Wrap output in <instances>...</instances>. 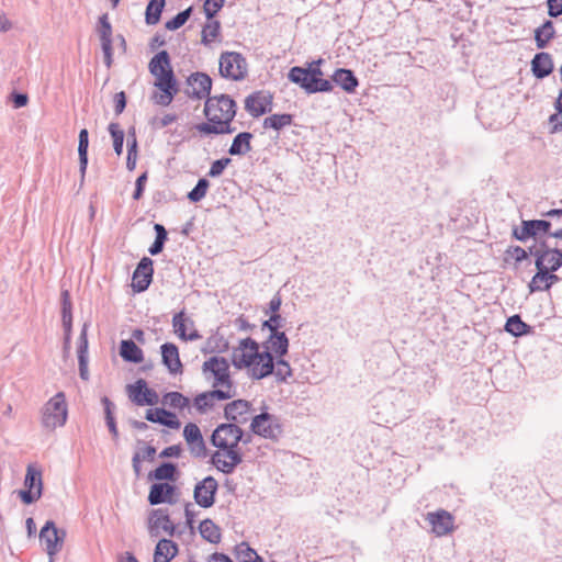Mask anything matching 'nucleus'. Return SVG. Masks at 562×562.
<instances>
[{
    "label": "nucleus",
    "mask_w": 562,
    "mask_h": 562,
    "mask_svg": "<svg viewBox=\"0 0 562 562\" xmlns=\"http://www.w3.org/2000/svg\"><path fill=\"white\" fill-rule=\"evenodd\" d=\"M274 357H284L276 352L268 342L259 344L247 337L238 341L232 351V363L235 369L243 371L252 380H261L271 375L274 371Z\"/></svg>",
    "instance_id": "f257e3e1"
},
{
    "label": "nucleus",
    "mask_w": 562,
    "mask_h": 562,
    "mask_svg": "<svg viewBox=\"0 0 562 562\" xmlns=\"http://www.w3.org/2000/svg\"><path fill=\"white\" fill-rule=\"evenodd\" d=\"M203 113L206 122L199 123L194 130L201 135H221L235 132L232 123L236 115L235 101L226 95H214L205 101Z\"/></svg>",
    "instance_id": "f03ea898"
},
{
    "label": "nucleus",
    "mask_w": 562,
    "mask_h": 562,
    "mask_svg": "<svg viewBox=\"0 0 562 562\" xmlns=\"http://www.w3.org/2000/svg\"><path fill=\"white\" fill-rule=\"evenodd\" d=\"M150 74L154 76V92L151 100L154 103L162 106L169 105L178 92L177 80L170 65L169 55L166 50L156 54L148 65Z\"/></svg>",
    "instance_id": "7ed1b4c3"
},
{
    "label": "nucleus",
    "mask_w": 562,
    "mask_h": 562,
    "mask_svg": "<svg viewBox=\"0 0 562 562\" xmlns=\"http://www.w3.org/2000/svg\"><path fill=\"white\" fill-rule=\"evenodd\" d=\"M323 59H317L308 63L306 67H292L288 78L307 93L330 92L334 87L330 80L324 78V72L321 69Z\"/></svg>",
    "instance_id": "20e7f679"
},
{
    "label": "nucleus",
    "mask_w": 562,
    "mask_h": 562,
    "mask_svg": "<svg viewBox=\"0 0 562 562\" xmlns=\"http://www.w3.org/2000/svg\"><path fill=\"white\" fill-rule=\"evenodd\" d=\"M205 378L211 382L215 394L222 398H232L236 394L235 386L229 372L228 361L214 356L204 361L202 367Z\"/></svg>",
    "instance_id": "39448f33"
},
{
    "label": "nucleus",
    "mask_w": 562,
    "mask_h": 562,
    "mask_svg": "<svg viewBox=\"0 0 562 562\" xmlns=\"http://www.w3.org/2000/svg\"><path fill=\"white\" fill-rule=\"evenodd\" d=\"M282 304V299L280 294H276L269 302L268 310L266 314H269V318L263 322V328H268L270 330V335L268 337L269 346L279 355H286L289 349V339L283 331H279V327H281L282 318L279 314L280 307Z\"/></svg>",
    "instance_id": "423d86ee"
},
{
    "label": "nucleus",
    "mask_w": 562,
    "mask_h": 562,
    "mask_svg": "<svg viewBox=\"0 0 562 562\" xmlns=\"http://www.w3.org/2000/svg\"><path fill=\"white\" fill-rule=\"evenodd\" d=\"M68 417V405L64 392L49 398L42 408L41 422L44 428L55 430L63 427Z\"/></svg>",
    "instance_id": "0eeeda50"
},
{
    "label": "nucleus",
    "mask_w": 562,
    "mask_h": 562,
    "mask_svg": "<svg viewBox=\"0 0 562 562\" xmlns=\"http://www.w3.org/2000/svg\"><path fill=\"white\" fill-rule=\"evenodd\" d=\"M220 74L229 80H243L248 74L246 58L237 52H225L220 56Z\"/></svg>",
    "instance_id": "6e6552de"
},
{
    "label": "nucleus",
    "mask_w": 562,
    "mask_h": 562,
    "mask_svg": "<svg viewBox=\"0 0 562 562\" xmlns=\"http://www.w3.org/2000/svg\"><path fill=\"white\" fill-rule=\"evenodd\" d=\"M24 490H20L18 495L21 501L25 504H32L38 501L42 496L43 482L42 472L36 467L30 464L26 469Z\"/></svg>",
    "instance_id": "1a4fd4ad"
},
{
    "label": "nucleus",
    "mask_w": 562,
    "mask_h": 562,
    "mask_svg": "<svg viewBox=\"0 0 562 562\" xmlns=\"http://www.w3.org/2000/svg\"><path fill=\"white\" fill-rule=\"evenodd\" d=\"M241 429L234 424L220 425L212 435V443L217 449H240Z\"/></svg>",
    "instance_id": "9d476101"
},
{
    "label": "nucleus",
    "mask_w": 562,
    "mask_h": 562,
    "mask_svg": "<svg viewBox=\"0 0 562 562\" xmlns=\"http://www.w3.org/2000/svg\"><path fill=\"white\" fill-rule=\"evenodd\" d=\"M65 538L66 531L57 529L53 521H47L41 529L40 539L49 557V562H54V557L61 550Z\"/></svg>",
    "instance_id": "9b49d317"
},
{
    "label": "nucleus",
    "mask_w": 562,
    "mask_h": 562,
    "mask_svg": "<svg viewBox=\"0 0 562 562\" xmlns=\"http://www.w3.org/2000/svg\"><path fill=\"white\" fill-rule=\"evenodd\" d=\"M126 393L132 403L137 406H154L158 404V393L150 389L147 382L138 379L135 383L126 386Z\"/></svg>",
    "instance_id": "f8f14e48"
},
{
    "label": "nucleus",
    "mask_w": 562,
    "mask_h": 562,
    "mask_svg": "<svg viewBox=\"0 0 562 562\" xmlns=\"http://www.w3.org/2000/svg\"><path fill=\"white\" fill-rule=\"evenodd\" d=\"M240 449H217L212 456L213 465L223 473H232L241 462Z\"/></svg>",
    "instance_id": "ddd939ff"
},
{
    "label": "nucleus",
    "mask_w": 562,
    "mask_h": 562,
    "mask_svg": "<svg viewBox=\"0 0 562 562\" xmlns=\"http://www.w3.org/2000/svg\"><path fill=\"white\" fill-rule=\"evenodd\" d=\"M273 97L266 91H256L245 100L246 111L254 117L271 111Z\"/></svg>",
    "instance_id": "4468645a"
},
{
    "label": "nucleus",
    "mask_w": 562,
    "mask_h": 562,
    "mask_svg": "<svg viewBox=\"0 0 562 562\" xmlns=\"http://www.w3.org/2000/svg\"><path fill=\"white\" fill-rule=\"evenodd\" d=\"M426 519L431 526V531L438 537L450 533L454 528L453 516L443 509L428 513Z\"/></svg>",
    "instance_id": "2eb2a0df"
},
{
    "label": "nucleus",
    "mask_w": 562,
    "mask_h": 562,
    "mask_svg": "<svg viewBox=\"0 0 562 562\" xmlns=\"http://www.w3.org/2000/svg\"><path fill=\"white\" fill-rule=\"evenodd\" d=\"M216 491V480L212 476H207L196 484L194 488V499L202 507H211L214 504Z\"/></svg>",
    "instance_id": "dca6fc26"
},
{
    "label": "nucleus",
    "mask_w": 562,
    "mask_h": 562,
    "mask_svg": "<svg viewBox=\"0 0 562 562\" xmlns=\"http://www.w3.org/2000/svg\"><path fill=\"white\" fill-rule=\"evenodd\" d=\"M153 261L148 257H144L137 268L135 269L132 278V286L136 292L145 291L153 279Z\"/></svg>",
    "instance_id": "f3484780"
},
{
    "label": "nucleus",
    "mask_w": 562,
    "mask_h": 562,
    "mask_svg": "<svg viewBox=\"0 0 562 562\" xmlns=\"http://www.w3.org/2000/svg\"><path fill=\"white\" fill-rule=\"evenodd\" d=\"M148 530L154 536H158L161 532L172 535L175 526L165 510L154 509L148 518Z\"/></svg>",
    "instance_id": "a211bd4d"
},
{
    "label": "nucleus",
    "mask_w": 562,
    "mask_h": 562,
    "mask_svg": "<svg viewBox=\"0 0 562 562\" xmlns=\"http://www.w3.org/2000/svg\"><path fill=\"white\" fill-rule=\"evenodd\" d=\"M172 326L175 334L182 340H194L200 337L193 322L183 312L173 316Z\"/></svg>",
    "instance_id": "6ab92c4d"
},
{
    "label": "nucleus",
    "mask_w": 562,
    "mask_h": 562,
    "mask_svg": "<svg viewBox=\"0 0 562 562\" xmlns=\"http://www.w3.org/2000/svg\"><path fill=\"white\" fill-rule=\"evenodd\" d=\"M551 227L550 222L542 220L524 221L519 229L514 231V236L519 240H526L529 237H535L539 234L549 233Z\"/></svg>",
    "instance_id": "aec40b11"
},
{
    "label": "nucleus",
    "mask_w": 562,
    "mask_h": 562,
    "mask_svg": "<svg viewBox=\"0 0 562 562\" xmlns=\"http://www.w3.org/2000/svg\"><path fill=\"white\" fill-rule=\"evenodd\" d=\"M251 429L255 434L266 438H274L279 434V426L274 423L272 416L267 413L252 418Z\"/></svg>",
    "instance_id": "412c9836"
},
{
    "label": "nucleus",
    "mask_w": 562,
    "mask_h": 562,
    "mask_svg": "<svg viewBox=\"0 0 562 562\" xmlns=\"http://www.w3.org/2000/svg\"><path fill=\"white\" fill-rule=\"evenodd\" d=\"M225 416L237 424H246L251 416L250 404L244 400L233 401L226 405Z\"/></svg>",
    "instance_id": "4be33fe9"
},
{
    "label": "nucleus",
    "mask_w": 562,
    "mask_h": 562,
    "mask_svg": "<svg viewBox=\"0 0 562 562\" xmlns=\"http://www.w3.org/2000/svg\"><path fill=\"white\" fill-rule=\"evenodd\" d=\"M176 493V487L169 483H156L151 485L148 502L151 505H157L161 503H173V496Z\"/></svg>",
    "instance_id": "5701e85b"
},
{
    "label": "nucleus",
    "mask_w": 562,
    "mask_h": 562,
    "mask_svg": "<svg viewBox=\"0 0 562 562\" xmlns=\"http://www.w3.org/2000/svg\"><path fill=\"white\" fill-rule=\"evenodd\" d=\"M562 267V251L550 249L538 256L536 260L537 270L554 272Z\"/></svg>",
    "instance_id": "b1692460"
},
{
    "label": "nucleus",
    "mask_w": 562,
    "mask_h": 562,
    "mask_svg": "<svg viewBox=\"0 0 562 562\" xmlns=\"http://www.w3.org/2000/svg\"><path fill=\"white\" fill-rule=\"evenodd\" d=\"M145 418L148 422L159 423V424L167 426L171 429H179L181 426V423L179 422L176 414H173L169 411H166L164 408L147 409Z\"/></svg>",
    "instance_id": "393cba45"
},
{
    "label": "nucleus",
    "mask_w": 562,
    "mask_h": 562,
    "mask_svg": "<svg viewBox=\"0 0 562 562\" xmlns=\"http://www.w3.org/2000/svg\"><path fill=\"white\" fill-rule=\"evenodd\" d=\"M161 357L164 364L171 373L177 374L182 372V363L179 357V350L175 344H164L161 346Z\"/></svg>",
    "instance_id": "a878e982"
},
{
    "label": "nucleus",
    "mask_w": 562,
    "mask_h": 562,
    "mask_svg": "<svg viewBox=\"0 0 562 562\" xmlns=\"http://www.w3.org/2000/svg\"><path fill=\"white\" fill-rule=\"evenodd\" d=\"M183 437L194 453L198 456L204 454V440L200 428L195 424L189 423L184 426Z\"/></svg>",
    "instance_id": "bb28decb"
},
{
    "label": "nucleus",
    "mask_w": 562,
    "mask_h": 562,
    "mask_svg": "<svg viewBox=\"0 0 562 562\" xmlns=\"http://www.w3.org/2000/svg\"><path fill=\"white\" fill-rule=\"evenodd\" d=\"M191 87V93L196 98L205 97L210 93L212 80L206 74L195 72L188 80Z\"/></svg>",
    "instance_id": "cd10ccee"
},
{
    "label": "nucleus",
    "mask_w": 562,
    "mask_h": 562,
    "mask_svg": "<svg viewBox=\"0 0 562 562\" xmlns=\"http://www.w3.org/2000/svg\"><path fill=\"white\" fill-rule=\"evenodd\" d=\"M333 81L348 93H353L359 85L358 79L349 69H337L333 75Z\"/></svg>",
    "instance_id": "c85d7f7f"
},
{
    "label": "nucleus",
    "mask_w": 562,
    "mask_h": 562,
    "mask_svg": "<svg viewBox=\"0 0 562 562\" xmlns=\"http://www.w3.org/2000/svg\"><path fill=\"white\" fill-rule=\"evenodd\" d=\"M178 553L177 544L168 539H161L154 553V562H170Z\"/></svg>",
    "instance_id": "c756f323"
},
{
    "label": "nucleus",
    "mask_w": 562,
    "mask_h": 562,
    "mask_svg": "<svg viewBox=\"0 0 562 562\" xmlns=\"http://www.w3.org/2000/svg\"><path fill=\"white\" fill-rule=\"evenodd\" d=\"M532 72L537 78L549 76L553 69L552 59L547 53L537 54L531 61Z\"/></svg>",
    "instance_id": "7c9ffc66"
},
{
    "label": "nucleus",
    "mask_w": 562,
    "mask_h": 562,
    "mask_svg": "<svg viewBox=\"0 0 562 562\" xmlns=\"http://www.w3.org/2000/svg\"><path fill=\"white\" fill-rule=\"evenodd\" d=\"M100 38L102 44V49L108 58V64L111 63V54H112V27L108 20L106 15H103L100 19Z\"/></svg>",
    "instance_id": "2f4dec72"
},
{
    "label": "nucleus",
    "mask_w": 562,
    "mask_h": 562,
    "mask_svg": "<svg viewBox=\"0 0 562 562\" xmlns=\"http://www.w3.org/2000/svg\"><path fill=\"white\" fill-rule=\"evenodd\" d=\"M120 355L124 360L134 363H139L144 359L143 350L131 339L122 340Z\"/></svg>",
    "instance_id": "473e14b6"
},
{
    "label": "nucleus",
    "mask_w": 562,
    "mask_h": 562,
    "mask_svg": "<svg viewBox=\"0 0 562 562\" xmlns=\"http://www.w3.org/2000/svg\"><path fill=\"white\" fill-rule=\"evenodd\" d=\"M252 134L248 132L239 133L233 139L228 153L233 156L245 155L251 149Z\"/></svg>",
    "instance_id": "72a5a7b5"
},
{
    "label": "nucleus",
    "mask_w": 562,
    "mask_h": 562,
    "mask_svg": "<svg viewBox=\"0 0 562 562\" xmlns=\"http://www.w3.org/2000/svg\"><path fill=\"white\" fill-rule=\"evenodd\" d=\"M293 123V115L283 113V114H272L267 116L263 120L262 126L266 130H274L280 131L283 127L290 126Z\"/></svg>",
    "instance_id": "f704fd0d"
},
{
    "label": "nucleus",
    "mask_w": 562,
    "mask_h": 562,
    "mask_svg": "<svg viewBox=\"0 0 562 562\" xmlns=\"http://www.w3.org/2000/svg\"><path fill=\"white\" fill-rule=\"evenodd\" d=\"M199 531L202 538L211 543H218L221 541V529L210 519L201 521Z\"/></svg>",
    "instance_id": "c9c22d12"
},
{
    "label": "nucleus",
    "mask_w": 562,
    "mask_h": 562,
    "mask_svg": "<svg viewBox=\"0 0 562 562\" xmlns=\"http://www.w3.org/2000/svg\"><path fill=\"white\" fill-rule=\"evenodd\" d=\"M226 398H222L218 394H215V390L202 393L194 398V406L200 413H205L210 411L215 401H225Z\"/></svg>",
    "instance_id": "e433bc0d"
},
{
    "label": "nucleus",
    "mask_w": 562,
    "mask_h": 562,
    "mask_svg": "<svg viewBox=\"0 0 562 562\" xmlns=\"http://www.w3.org/2000/svg\"><path fill=\"white\" fill-rule=\"evenodd\" d=\"M221 35V24L218 21L209 19V21L204 24L201 33V42L204 45H210L211 43L218 40Z\"/></svg>",
    "instance_id": "4c0bfd02"
},
{
    "label": "nucleus",
    "mask_w": 562,
    "mask_h": 562,
    "mask_svg": "<svg viewBox=\"0 0 562 562\" xmlns=\"http://www.w3.org/2000/svg\"><path fill=\"white\" fill-rule=\"evenodd\" d=\"M554 26L551 21L544 22L535 31V41L538 48H543L554 36Z\"/></svg>",
    "instance_id": "58836bf2"
},
{
    "label": "nucleus",
    "mask_w": 562,
    "mask_h": 562,
    "mask_svg": "<svg viewBox=\"0 0 562 562\" xmlns=\"http://www.w3.org/2000/svg\"><path fill=\"white\" fill-rule=\"evenodd\" d=\"M235 554L239 562H263L262 558L247 542L237 544Z\"/></svg>",
    "instance_id": "ea45409f"
},
{
    "label": "nucleus",
    "mask_w": 562,
    "mask_h": 562,
    "mask_svg": "<svg viewBox=\"0 0 562 562\" xmlns=\"http://www.w3.org/2000/svg\"><path fill=\"white\" fill-rule=\"evenodd\" d=\"M505 330L515 337H519L528 334L530 326L522 322L519 315H514L507 319Z\"/></svg>",
    "instance_id": "a19ab883"
},
{
    "label": "nucleus",
    "mask_w": 562,
    "mask_h": 562,
    "mask_svg": "<svg viewBox=\"0 0 562 562\" xmlns=\"http://www.w3.org/2000/svg\"><path fill=\"white\" fill-rule=\"evenodd\" d=\"M88 145H89L88 131L86 128H83L79 133V146H78L80 171H81L82 176L85 175L87 165H88Z\"/></svg>",
    "instance_id": "79ce46f5"
},
{
    "label": "nucleus",
    "mask_w": 562,
    "mask_h": 562,
    "mask_svg": "<svg viewBox=\"0 0 562 562\" xmlns=\"http://www.w3.org/2000/svg\"><path fill=\"white\" fill-rule=\"evenodd\" d=\"M166 0H150L146 8V22L148 24H157L160 20Z\"/></svg>",
    "instance_id": "37998d69"
},
{
    "label": "nucleus",
    "mask_w": 562,
    "mask_h": 562,
    "mask_svg": "<svg viewBox=\"0 0 562 562\" xmlns=\"http://www.w3.org/2000/svg\"><path fill=\"white\" fill-rule=\"evenodd\" d=\"M162 404L172 408L183 409L189 406L190 401L179 392H169L164 395Z\"/></svg>",
    "instance_id": "c03bdc74"
},
{
    "label": "nucleus",
    "mask_w": 562,
    "mask_h": 562,
    "mask_svg": "<svg viewBox=\"0 0 562 562\" xmlns=\"http://www.w3.org/2000/svg\"><path fill=\"white\" fill-rule=\"evenodd\" d=\"M71 302L68 291L63 292V323L66 330V340H69L71 331Z\"/></svg>",
    "instance_id": "a18cd8bd"
},
{
    "label": "nucleus",
    "mask_w": 562,
    "mask_h": 562,
    "mask_svg": "<svg viewBox=\"0 0 562 562\" xmlns=\"http://www.w3.org/2000/svg\"><path fill=\"white\" fill-rule=\"evenodd\" d=\"M109 132L113 138L114 150L117 156H121L123 151L124 132L119 123H111L109 125Z\"/></svg>",
    "instance_id": "49530a36"
},
{
    "label": "nucleus",
    "mask_w": 562,
    "mask_h": 562,
    "mask_svg": "<svg viewBox=\"0 0 562 562\" xmlns=\"http://www.w3.org/2000/svg\"><path fill=\"white\" fill-rule=\"evenodd\" d=\"M547 272L543 270H537V273L532 277L531 281L529 282V291L532 292H539V291H547L548 290V280L546 279Z\"/></svg>",
    "instance_id": "de8ad7c7"
},
{
    "label": "nucleus",
    "mask_w": 562,
    "mask_h": 562,
    "mask_svg": "<svg viewBox=\"0 0 562 562\" xmlns=\"http://www.w3.org/2000/svg\"><path fill=\"white\" fill-rule=\"evenodd\" d=\"M273 362H274V373L276 375L284 381L286 380L289 376L292 375V369L290 367V364L283 360V357H274L273 356Z\"/></svg>",
    "instance_id": "09e8293b"
},
{
    "label": "nucleus",
    "mask_w": 562,
    "mask_h": 562,
    "mask_svg": "<svg viewBox=\"0 0 562 562\" xmlns=\"http://www.w3.org/2000/svg\"><path fill=\"white\" fill-rule=\"evenodd\" d=\"M155 231H156L157 235H156V239H155L154 244L149 248L150 255H157V254L161 252V250L164 248V243L167 239V232L162 225L156 224Z\"/></svg>",
    "instance_id": "8fccbe9b"
},
{
    "label": "nucleus",
    "mask_w": 562,
    "mask_h": 562,
    "mask_svg": "<svg viewBox=\"0 0 562 562\" xmlns=\"http://www.w3.org/2000/svg\"><path fill=\"white\" fill-rule=\"evenodd\" d=\"M527 258V251L519 246H512L505 251V262H520Z\"/></svg>",
    "instance_id": "3c124183"
},
{
    "label": "nucleus",
    "mask_w": 562,
    "mask_h": 562,
    "mask_svg": "<svg viewBox=\"0 0 562 562\" xmlns=\"http://www.w3.org/2000/svg\"><path fill=\"white\" fill-rule=\"evenodd\" d=\"M175 473L176 467L173 464L164 463L155 470L154 476L156 480H173Z\"/></svg>",
    "instance_id": "603ef678"
},
{
    "label": "nucleus",
    "mask_w": 562,
    "mask_h": 562,
    "mask_svg": "<svg viewBox=\"0 0 562 562\" xmlns=\"http://www.w3.org/2000/svg\"><path fill=\"white\" fill-rule=\"evenodd\" d=\"M190 13L191 8H188L187 10L179 12L173 19L166 22V29L170 31L178 30L188 21Z\"/></svg>",
    "instance_id": "864d4df0"
},
{
    "label": "nucleus",
    "mask_w": 562,
    "mask_h": 562,
    "mask_svg": "<svg viewBox=\"0 0 562 562\" xmlns=\"http://www.w3.org/2000/svg\"><path fill=\"white\" fill-rule=\"evenodd\" d=\"M207 188H209V181L205 179H200L198 181L196 186L194 187V189L188 194V198L192 202H198L205 196Z\"/></svg>",
    "instance_id": "5fc2aeb1"
},
{
    "label": "nucleus",
    "mask_w": 562,
    "mask_h": 562,
    "mask_svg": "<svg viewBox=\"0 0 562 562\" xmlns=\"http://www.w3.org/2000/svg\"><path fill=\"white\" fill-rule=\"evenodd\" d=\"M225 0H205L203 9L207 19H212L223 7Z\"/></svg>",
    "instance_id": "6e6d98bb"
},
{
    "label": "nucleus",
    "mask_w": 562,
    "mask_h": 562,
    "mask_svg": "<svg viewBox=\"0 0 562 562\" xmlns=\"http://www.w3.org/2000/svg\"><path fill=\"white\" fill-rule=\"evenodd\" d=\"M229 162H231L229 158H223V159L213 161V164L211 165L210 171H209V176L217 177V176L222 175V172L224 171V169L226 168V166Z\"/></svg>",
    "instance_id": "4d7b16f0"
},
{
    "label": "nucleus",
    "mask_w": 562,
    "mask_h": 562,
    "mask_svg": "<svg viewBox=\"0 0 562 562\" xmlns=\"http://www.w3.org/2000/svg\"><path fill=\"white\" fill-rule=\"evenodd\" d=\"M81 339H82V347L80 348V351H79V363H80V375L82 379H87V368H86V361H85V351H86V348H87V338H86V333L82 331L81 334Z\"/></svg>",
    "instance_id": "13d9d810"
},
{
    "label": "nucleus",
    "mask_w": 562,
    "mask_h": 562,
    "mask_svg": "<svg viewBox=\"0 0 562 562\" xmlns=\"http://www.w3.org/2000/svg\"><path fill=\"white\" fill-rule=\"evenodd\" d=\"M178 120V116L173 113H166L161 117H156L154 120V125L156 127H166L172 123H175Z\"/></svg>",
    "instance_id": "bf43d9fd"
},
{
    "label": "nucleus",
    "mask_w": 562,
    "mask_h": 562,
    "mask_svg": "<svg viewBox=\"0 0 562 562\" xmlns=\"http://www.w3.org/2000/svg\"><path fill=\"white\" fill-rule=\"evenodd\" d=\"M550 132L557 133L562 131V116L561 113L557 111V113L550 115L549 117Z\"/></svg>",
    "instance_id": "052dcab7"
},
{
    "label": "nucleus",
    "mask_w": 562,
    "mask_h": 562,
    "mask_svg": "<svg viewBox=\"0 0 562 562\" xmlns=\"http://www.w3.org/2000/svg\"><path fill=\"white\" fill-rule=\"evenodd\" d=\"M548 13L557 18L562 14V0H548Z\"/></svg>",
    "instance_id": "680f3d73"
},
{
    "label": "nucleus",
    "mask_w": 562,
    "mask_h": 562,
    "mask_svg": "<svg viewBox=\"0 0 562 562\" xmlns=\"http://www.w3.org/2000/svg\"><path fill=\"white\" fill-rule=\"evenodd\" d=\"M146 181H147V173L146 172L142 173L137 178L135 192L133 194V198L135 200H139L142 198Z\"/></svg>",
    "instance_id": "e2e57ef3"
},
{
    "label": "nucleus",
    "mask_w": 562,
    "mask_h": 562,
    "mask_svg": "<svg viewBox=\"0 0 562 562\" xmlns=\"http://www.w3.org/2000/svg\"><path fill=\"white\" fill-rule=\"evenodd\" d=\"M114 102H115V112H116V114H121L124 111L125 106H126L125 93L123 91L117 92L114 95Z\"/></svg>",
    "instance_id": "0e129e2a"
},
{
    "label": "nucleus",
    "mask_w": 562,
    "mask_h": 562,
    "mask_svg": "<svg viewBox=\"0 0 562 562\" xmlns=\"http://www.w3.org/2000/svg\"><path fill=\"white\" fill-rule=\"evenodd\" d=\"M12 101H13L14 108H16V109L23 108L27 104L29 97L25 93H13Z\"/></svg>",
    "instance_id": "69168bd1"
},
{
    "label": "nucleus",
    "mask_w": 562,
    "mask_h": 562,
    "mask_svg": "<svg viewBox=\"0 0 562 562\" xmlns=\"http://www.w3.org/2000/svg\"><path fill=\"white\" fill-rule=\"evenodd\" d=\"M209 562H234L228 555L224 553H213Z\"/></svg>",
    "instance_id": "338daca9"
},
{
    "label": "nucleus",
    "mask_w": 562,
    "mask_h": 562,
    "mask_svg": "<svg viewBox=\"0 0 562 562\" xmlns=\"http://www.w3.org/2000/svg\"><path fill=\"white\" fill-rule=\"evenodd\" d=\"M106 423H108V426H109V428H110L111 432H112L114 436H117L116 425H115L114 418H113V416L111 415V412H110V409H109V408L106 409Z\"/></svg>",
    "instance_id": "774afa93"
}]
</instances>
